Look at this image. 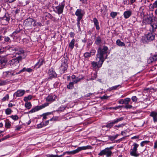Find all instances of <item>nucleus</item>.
<instances>
[{
  "label": "nucleus",
  "instance_id": "f257e3e1",
  "mask_svg": "<svg viewBox=\"0 0 157 157\" xmlns=\"http://www.w3.org/2000/svg\"><path fill=\"white\" fill-rule=\"evenodd\" d=\"M108 48L103 46L102 48H99L98 50L96 58V62L93 61L91 64L93 67L100 68L101 66L105 59L107 58V55L105 57L104 55L108 52Z\"/></svg>",
  "mask_w": 157,
  "mask_h": 157
},
{
  "label": "nucleus",
  "instance_id": "f03ea898",
  "mask_svg": "<svg viewBox=\"0 0 157 157\" xmlns=\"http://www.w3.org/2000/svg\"><path fill=\"white\" fill-rule=\"evenodd\" d=\"M144 23L145 24H150L151 27V29H150V31L152 32H154L157 29V22L153 21V17L150 16L147 17L144 20Z\"/></svg>",
  "mask_w": 157,
  "mask_h": 157
},
{
  "label": "nucleus",
  "instance_id": "7ed1b4c3",
  "mask_svg": "<svg viewBox=\"0 0 157 157\" xmlns=\"http://www.w3.org/2000/svg\"><path fill=\"white\" fill-rule=\"evenodd\" d=\"M113 148V146L110 147H106L105 149L101 151L98 154V155L100 156L105 155L106 157H109L112 155L113 154V152L111 150Z\"/></svg>",
  "mask_w": 157,
  "mask_h": 157
},
{
  "label": "nucleus",
  "instance_id": "20e7f679",
  "mask_svg": "<svg viewBox=\"0 0 157 157\" xmlns=\"http://www.w3.org/2000/svg\"><path fill=\"white\" fill-rule=\"evenodd\" d=\"M133 147L130 149V154L132 156L135 157L138 156L140 154L137 153V148L139 146V144L136 143H134L132 146Z\"/></svg>",
  "mask_w": 157,
  "mask_h": 157
},
{
  "label": "nucleus",
  "instance_id": "39448f33",
  "mask_svg": "<svg viewBox=\"0 0 157 157\" xmlns=\"http://www.w3.org/2000/svg\"><path fill=\"white\" fill-rule=\"evenodd\" d=\"M91 148V147L89 145L86 146H83L82 147H78L76 149L71 151H67L66 153L68 154H75L76 153H78L79 151L82 150H85L86 149H90Z\"/></svg>",
  "mask_w": 157,
  "mask_h": 157
},
{
  "label": "nucleus",
  "instance_id": "423d86ee",
  "mask_svg": "<svg viewBox=\"0 0 157 157\" xmlns=\"http://www.w3.org/2000/svg\"><path fill=\"white\" fill-rule=\"evenodd\" d=\"M155 34L153 33H148L142 39L143 42L145 43L153 40L155 39Z\"/></svg>",
  "mask_w": 157,
  "mask_h": 157
},
{
  "label": "nucleus",
  "instance_id": "0eeeda50",
  "mask_svg": "<svg viewBox=\"0 0 157 157\" xmlns=\"http://www.w3.org/2000/svg\"><path fill=\"white\" fill-rule=\"evenodd\" d=\"M67 61V60L66 59L65 57L62 58V63L60 67L61 72L62 73H64L65 71L67 70L68 67Z\"/></svg>",
  "mask_w": 157,
  "mask_h": 157
},
{
  "label": "nucleus",
  "instance_id": "6e6552de",
  "mask_svg": "<svg viewBox=\"0 0 157 157\" xmlns=\"http://www.w3.org/2000/svg\"><path fill=\"white\" fill-rule=\"evenodd\" d=\"M124 119L123 117H118L111 122L108 123L106 125L103 126L102 127V128L106 127L107 128H111L114 125V124H117L119 122L123 121Z\"/></svg>",
  "mask_w": 157,
  "mask_h": 157
},
{
  "label": "nucleus",
  "instance_id": "1a4fd4ad",
  "mask_svg": "<svg viewBox=\"0 0 157 157\" xmlns=\"http://www.w3.org/2000/svg\"><path fill=\"white\" fill-rule=\"evenodd\" d=\"M22 57L21 56H17V58L13 59L10 61V65L13 67H16L19 66V62L20 60H21Z\"/></svg>",
  "mask_w": 157,
  "mask_h": 157
},
{
  "label": "nucleus",
  "instance_id": "9d476101",
  "mask_svg": "<svg viewBox=\"0 0 157 157\" xmlns=\"http://www.w3.org/2000/svg\"><path fill=\"white\" fill-rule=\"evenodd\" d=\"M48 79H52L53 78H56L57 76V74L52 68L50 69L49 70Z\"/></svg>",
  "mask_w": 157,
  "mask_h": 157
},
{
  "label": "nucleus",
  "instance_id": "9b49d317",
  "mask_svg": "<svg viewBox=\"0 0 157 157\" xmlns=\"http://www.w3.org/2000/svg\"><path fill=\"white\" fill-rule=\"evenodd\" d=\"M64 7V4L62 3L61 4H59V6L55 7V8L57 10V13L59 14L63 13Z\"/></svg>",
  "mask_w": 157,
  "mask_h": 157
},
{
  "label": "nucleus",
  "instance_id": "f8f14e48",
  "mask_svg": "<svg viewBox=\"0 0 157 157\" xmlns=\"http://www.w3.org/2000/svg\"><path fill=\"white\" fill-rule=\"evenodd\" d=\"M33 23L34 24H35V22L34 20L30 17L26 19L24 22V23L25 25L28 26H31L32 25Z\"/></svg>",
  "mask_w": 157,
  "mask_h": 157
},
{
  "label": "nucleus",
  "instance_id": "ddd939ff",
  "mask_svg": "<svg viewBox=\"0 0 157 157\" xmlns=\"http://www.w3.org/2000/svg\"><path fill=\"white\" fill-rule=\"evenodd\" d=\"M9 49L10 51H14L16 54H18L19 55V56H20V55L23 54L24 53V50L21 48H14L13 49L12 48H9Z\"/></svg>",
  "mask_w": 157,
  "mask_h": 157
},
{
  "label": "nucleus",
  "instance_id": "4468645a",
  "mask_svg": "<svg viewBox=\"0 0 157 157\" xmlns=\"http://www.w3.org/2000/svg\"><path fill=\"white\" fill-rule=\"evenodd\" d=\"M56 96L55 95L52 94L49 95L45 98V99L47 102H52L56 100Z\"/></svg>",
  "mask_w": 157,
  "mask_h": 157
},
{
  "label": "nucleus",
  "instance_id": "2eb2a0df",
  "mask_svg": "<svg viewBox=\"0 0 157 157\" xmlns=\"http://www.w3.org/2000/svg\"><path fill=\"white\" fill-rule=\"evenodd\" d=\"M96 52L94 49H92L90 52H85L84 55V57L86 58H88L91 56L94 55Z\"/></svg>",
  "mask_w": 157,
  "mask_h": 157
},
{
  "label": "nucleus",
  "instance_id": "dca6fc26",
  "mask_svg": "<svg viewBox=\"0 0 157 157\" xmlns=\"http://www.w3.org/2000/svg\"><path fill=\"white\" fill-rule=\"evenodd\" d=\"M83 11L81 9H77L75 13V15L78 17L77 18L82 19L83 15Z\"/></svg>",
  "mask_w": 157,
  "mask_h": 157
},
{
  "label": "nucleus",
  "instance_id": "f3484780",
  "mask_svg": "<svg viewBox=\"0 0 157 157\" xmlns=\"http://www.w3.org/2000/svg\"><path fill=\"white\" fill-rule=\"evenodd\" d=\"M25 93V91L23 90H18L13 94V96L15 95L16 97H19L22 96Z\"/></svg>",
  "mask_w": 157,
  "mask_h": 157
},
{
  "label": "nucleus",
  "instance_id": "a211bd4d",
  "mask_svg": "<svg viewBox=\"0 0 157 157\" xmlns=\"http://www.w3.org/2000/svg\"><path fill=\"white\" fill-rule=\"evenodd\" d=\"M150 116L152 117L153 121L154 122H157V112L155 111L151 112L150 113Z\"/></svg>",
  "mask_w": 157,
  "mask_h": 157
},
{
  "label": "nucleus",
  "instance_id": "6ab92c4d",
  "mask_svg": "<svg viewBox=\"0 0 157 157\" xmlns=\"http://www.w3.org/2000/svg\"><path fill=\"white\" fill-rule=\"evenodd\" d=\"M93 22H94V25L96 27V29L98 30H99L100 29V28L99 25V22L98 20L96 18H94V19Z\"/></svg>",
  "mask_w": 157,
  "mask_h": 157
},
{
  "label": "nucleus",
  "instance_id": "aec40b11",
  "mask_svg": "<svg viewBox=\"0 0 157 157\" xmlns=\"http://www.w3.org/2000/svg\"><path fill=\"white\" fill-rule=\"evenodd\" d=\"M132 14V12L130 10H128L125 11L124 13V17L127 19L129 18Z\"/></svg>",
  "mask_w": 157,
  "mask_h": 157
},
{
  "label": "nucleus",
  "instance_id": "412c9836",
  "mask_svg": "<svg viewBox=\"0 0 157 157\" xmlns=\"http://www.w3.org/2000/svg\"><path fill=\"white\" fill-rule=\"evenodd\" d=\"M40 110L39 106H36L35 108L32 109L29 112V113H34L36 111H38Z\"/></svg>",
  "mask_w": 157,
  "mask_h": 157
},
{
  "label": "nucleus",
  "instance_id": "4be33fe9",
  "mask_svg": "<svg viewBox=\"0 0 157 157\" xmlns=\"http://www.w3.org/2000/svg\"><path fill=\"white\" fill-rule=\"evenodd\" d=\"M5 127L7 128H10L11 126V122L8 119L5 120Z\"/></svg>",
  "mask_w": 157,
  "mask_h": 157
},
{
  "label": "nucleus",
  "instance_id": "5701e85b",
  "mask_svg": "<svg viewBox=\"0 0 157 157\" xmlns=\"http://www.w3.org/2000/svg\"><path fill=\"white\" fill-rule=\"evenodd\" d=\"M101 42V37L98 36H97L95 39V43L96 45H99Z\"/></svg>",
  "mask_w": 157,
  "mask_h": 157
},
{
  "label": "nucleus",
  "instance_id": "b1692460",
  "mask_svg": "<svg viewBox=\"0 0 157 157\" xmlns=\"http://www.w3.org/2000/svg\"><path fill=\"white\" fill-rule=\"evenodd\" d=\"M75 40L74 39H72L69 44V47L71 49H72L74 46Z\"/></svg>",
  "mask_w": 157,
  "mask_h": 157
},
{
  "label": "nucleus",
  "instance_id": "393cba45",
  "mask_svg": "<svg viewBox=\"0 0 157 157\" xmlns=\"http://www.w3.org/2000/svg\"><path fill=\"white\" fill-rule=\"evenodd\" d=\"M116 42V44L119 46H124L125 45L124 42H121L119 39L117 40Z\"/></svg>",
  "mask_w": 157,
  "mask_h": 157
},
{
  "label": "nucleus",
  "instance_id": "a878e982",
  "mask_svg": "<svg viewBox=\"0 0 157 157\" xmlns=\"http://www.w3.org/2000/svg\"><path fill=\"white\" fill-rule=\"evenodd\" d=\"M6 73L8 75L11 76H14L16 75L20 74V72H15L14 71H8Z\"/></svg>",
  "mask_w": 157,
  "mask_h": 157
},
{
  "label": "nucleus",
  "instance_id": "bb28decb",
  "mask_svg": "<svg viewBox=\"0 0 157 157\" xmlns=\"http://www.w3.org/2000/svg\"><path fill=\"white\" fill-rule=\"evenodd\" d=\"M6 61L3 59H0V66L1 67L4 66L6 64Z\"/></svg>",
  "mask_w": 157,
  "mask_h": 157
},
{
  "label": "nucleus",
  "instance_id": "cd10ccee",
  "mask_svg": "<svg viewBox=\"0 0 157 157\" xmlns=\"http://www.w3.org/2000/svg\"><path fill=\"white\" fill-rule=\"evenodd\" d=\"M25 104V107L28 109H30L32 107V105L30 102H26Z\"/></svg>",
  "mask_w": 157,
  "mask_h": 157
},
{
  "label": "nucleus",
  "instance_id": "c85d7f7f",
  "mask_svg": "<svg viewBox=\"0 0 157 157\" xmlns=\"http://www.w3.org/2000/svg\"><path fill=\"white\" fill-rule=\"evenodd\" d=\"M74 84L73 82H70L69 84L67 85V87L69 89H72L74 88Z\"/></svg>",
  "mask_w": 157,
  "mask_h": 157
},
{
  "label": "nucleus",
  "instance_id": "c756f323",
  "mask_svg": "<svg viewBox=\"0 0 157 157\" xmlns=\"http://www.w3.org/2000/svg\"><path fill=\"white\" fill-rule=\"evenodd\" d=\"M32 98V96L31 95H29L27 97H25L24 98V100L26 102H28V100H31Z\"/></svg>",
  "mask_w": 157,
  "mask_h": 157
},
{
  "label": "nucleus",
  "instance_id": "7c9ffc66",
  "mask_svg": "<svg viewBox=\"0 0 157 157\" xmlns=\"http://www.w3.org/2000/svg\"><path fill=\"white\" fill-rule=\"evenodd\" d=\"M10 117L14 121H17L19 119V117L17 115H12Z\"/></svg>",
  "mask_w": 157,
  "mask_h": 157
},
{
  "label": "nucleus",
  "instance_id": "2f4dec72",
  "mask_svg": "<svg viewBox=\"0 0 157 157\" xmlns=\"http://www.w3.org/2000/svg\"><path fill=\"white\" fill-rule=\"evenodd\" d=\"M150 59L152 60L151 62L155 61L157 60V54L154 55L151 57H150Z\"/></svg>",
  "mask_w": 157,
  "mask_h": 157
},
{
  "label": "nucleus",
  "instance_id": "473e14b6",
  "mask_svg": "<svg viewBox=\"0 0 157 157\" xmlns=\"http://www.w3.org/2000/svg\"><path fill=\"white\" fill-rule=\"evenodd\" d=\"M149 142V141L145 140V141H143L140 143V146L141 147H143L145 144H147Z\"/></svg>",
  "mask_w": 157,
  "mask_h": 157
},
{
  "label": "nucleus",
  "instance_id": "72a5a7b5",
  "mask_svg": "<svg viewBox=\"0 0 157 157\" xmlns=\"http://www.w3.org/2000/svg\"><path fill=\"white\" fill-rule=\"evenodd\" d=\"M131 99L129 98H127L124 99V104L125 105L128 104L129 102L130 101Z\"/></svg>",
  "mask_w": 157,
  "mask_h": 157
},
{
  "label": "nucleus",
  "instance_id": "f704fd0d",
  "mask_svg": "<svg viewBox=\"0 0 157 157\" xmlns=\"http://www.w3.org/2000/svg\"><path fill=\"white\" fill-rule=\"evenodd\" d=\"M82 19H80V18H77V25L78 28V30H80L81 29L80 26V21Z\"/></svg>",
  "mask_w": 157,
  "mask_h": 157
},
{
  "label": "nucleus",
  "instance_id": "c9c22d12",
  "mask_svg": "<svg viewBox=\"0 0 157 157\" xmlns=\"http://www.w3.org/2000/svg\"><path fill=\"white\" fill-rule=\"evenodd\" d=\"M117 15V13L116 12H112L110 13V16L112 17L113 18H114Z\"/></svg>",
  "mask_w": 157,
  "mask_h": 157
},
{
  "label": "nucleus",
  "instance_id": "e433bc0d",
  "mask_svg": "<svg viewBox=\"0 0 157 157\" xmlns=\"http://www.w3.org/2000/svg\"><path fill=\"white\" fill-rule=\"evenodd\" d=\"M49 105V103H45L44 104L41 105L39 106L40 108V109L44 108V107L48 106Z\"/></svg>",
  "mask_w": 157,
  "mask_h": 157
},
{
  "label": "nucleus",
  "instance_id": "4c0bfd02",
  "mask_svg": "<svg viewBox=\"0 0 157 157\" xmlns=\"http://www.w3.org/2000/svg\"><path fill=\"white\" fill-rule=\"evenodd\" d=\"M83 79V78H77L75 80H74L73 82L75 84L77 83L78 82H79L80 80Z\"/></svg>",
  "mask_w": 157,
  "mask_h": 157
},
{
  "label": "nucleus",
  "instance_id": "58836bf2",
  "mask_svg": "<svg viewBox=\"0 0 157 157\" xmlns=\"http://www.w3.org/2000/svg\"><path fill=\"white\" fill-rule=\"evenodd\" d=\"M12 112V110L10 108L6 109L5 110V112L7 115H9Z\"/></svg>",
  "mask_w": 157,
  "mask_h": 157
},
{
  "label": "nucleus",
  "instance_id": "ea45409f",
  "mask_svg": "<svg viewBox=\"0 0 157 157\" xmlns=\"http://www.w3.org/2000/svg\"><path fill=\"white\" fill-rule=\"evenodd\" d=\"M92 41L91 39H89L88 40L87 44V47L90 46L92 45Z\"/></svg>",
  "mask_w": 157,
  "mask_h": 157
},
{
  "label": "nucleus",
  "instance_id": "a19ab883",
  "mask_svg": "<svg viewBox=\"0 0 157 157\" xmlns=\"http://www.w3.org/2000/svg\"><path fill=\"white\" fill-rule=\"evenodd\" d=\"M43 63V61L42 60L41 61H39L36 64V66H38V67H39L40 66H41Z\"/></svg>",
  "mask_w": 157,
  "mask_h": 157
},
{
  "label": "nucleus",
  "instance_id": "79ce46f5",
  "mask_svg": "<svg viewBox=\"0 0 157 157\" xmlns=\"http://www.w3.org/2000/svg\"><path fill=\"white\" fill-rule=\"evenodd\" d=\"M131 99L133 102H136L138 98L136 96H133L132 97Z\"/></svg>",
  "mask_w": 157,
  "mask_h": 157
},
{
  "label": "nucleus",
  "instance_id": "37998d69",
  "mask_svg": "<svg viewBox=\"0 0 157 157\" xmlns=\"http://www.w3.org/2000/svg\"><path fill=\"white\" fill-rule=\"evenodd\" d=\"M62 155H48L47 156V157H62Z\"/></svg>",
  "mask_w": 157,
  "mask_h": 157
},
{
  "label": "nucleus",
  "instance_id": "c03bdc74",
  "mask_svg": "<svg viewBox=\"0 0 157 157\" xmlns=\"http://www.w3.org/2000/svg\"><path fill=\"white\" fill-rule=\"evenodd\" d=\"M120 85H117V86H115L112 87L111 88H110V90H116L117 87L120 86Z\"/></svg>",
  "mask_w": 157,
  "mask_h": 157
},
{
  "label": "nucleus",
  "instance_id": "a18cd8bd",
  "mask_svg": "<svg viewBox=\"0 0 157 157\" xmlns=\"http://www.w3.org/2000/svg\"><path fill=\"white\" fill-rule=\"evenodd\" d=\"M6 81H0V86H3L6 85Z\"/></svg>",
  "mask_w": 157,
  "mask_h": 157
},
{
  "label": "nucleus",
  "instance_id": "49530a36",
  "mask_svg": "<svg viewBox=\"0 0 157 157\" xmlns=\"http://www.w3.org/2000/svg\"><path fill=\"white\" fill-rule=\"evenodd\" d=\"M9 98V96L8 94L6 95L2 99V101H5L7 99H8Z\"/></svg>",
  "mask_w": 157,
  "mask_h": 157
},
{
  "label": "nucleus",
  "instance_id": "de8ad7c7",
  "mask_svg": "<svg viewBox=\"0 0 157 157\" xmlns=\"http://www.w3.org/2000/svg\"><path fill=\"white\" fill-rule=\"evenodd\" d=\"M108 138L111 141H113L116 139L114 136H108Z\"/></svg>",
  "mask_w": 157,
  "mask_h": 157
},
{
  "label": "nucleus",
  "instance_id": "09e8293b",
  "mask_svg": "<svg viewBox=\"0 0 157 157\" xmlns=\"http://www.w3.org/2000/svg\"><path fill=\"white\" fill-rule=\"evenodd\" d=\"M128 0H124L123 3L124 5H128L130 4V2L129 1L128 2Z\"/></svg>",
  "mask_w": 157,
  "mask_h": 157
},
{
  "label": "nucleus",
  "instance_id": "8fccbe9b",
  "mask_svg": "<svg viewBox=\"0 0 157 157\" xmlns=\"http://www.w3.org/2000/svg\"><path fill=\"white\" fill-rule=\"evenodd\" d=\"M153 8H157V0H156L153 4Z\"/></svg>",
  "mask_w": 157,
  "mask_h": 157
},
{
  "label": "nucleus",
  "instance_id": "3c124183",
  "mask_svg": "<svg viewBox=\"0 0 157 157\" xmlns=\"http://www.w3.org/2000/svg\"><path fill=\"white\" fill-rule=\"evenodd\" d=\"M122 106H121L119 105L118 106L113 107V108H110V109H115V110H117L118 109H119L120 108H122Z\"/></svg>",
  "mask_w": 157,
  "mask_h": 157
},
{
  "label": "nucleus",
  "instance_id": "603ef678",
  "mask_svg": "<svg viewBox=\"0 0 157 157\" xmlns=\"http://www.w3.org/2000/svg\"><path fill=\"white\" fill-rule=\"evenodd\" d=\"M10 40L9 37L6 36L5 37L4 40L6 42H9Z\"/></svg>",
  "mask_w": 157,
  "mask_h": 157
},
{
  "label": "nucleus",
  "instance_id": "864d4df0",
  "mask_svg": "<svg viewBox=\"0 0 157 157\" xmlns=\"http://www.w3.org/2000/svg\"><path fill=\"white\" fill-rule=\"evenodd\" d=\"M132 106L131 105H129L128 104L125 105V108L126 109H130L131 108Z\"/></svg>",
  "mask_w": 157,
  "mask_h": 157
},
{
  "label": "nucleus",
  "instance_id": "5fc2aeb1",
  "mask_svg": "<svg viewBox=\"0 0 157 157\" xmlns=\"http://www.w3.org/2000/svg\"><path fill=\"white\" fill-rule=\"evenodd\" d=\"M124 125V124H120L118 125H116L115 126V127H117V128H120L121 127H123Z\"/></svg>",
  "mask_w": 157,
  "mask_h": 157
},
{
  "label": "nucleus",
  "instance_id": "6e6d98bb",
  "mask_svg": "<svg viewBox=\"0 0 157 157\" xmlns=\"http://www.w3.org/2000/svg\"><path fill=\"white\" fill-rule=\"evenodd\" d=\"M108 98V96H107L104 95L103 96L101 97V99H107Z\"/></svg>",
  "mask_w": 157,
  "mask_h": 157
},
{
  "label": "nucleus",
  "instance_id": "4d7b16f0",
  "mask_svg": "<svg viewBox=\"0 0 157 157\" xmlns=\"http://www.w3.org/2000/svg\"><path fill=\"white\" fill-rule=\"evenodd\" d=\"M44 126L43 124L40 123L37 125V126L38 128H42Z\"/></svg>",
  "mask_w": 157,
  "mask_h": 157
},
{
  "label": "nucleus",
  "instance_id": "13d9d810",
  "mask_svg": "<svg viewBox=\"0 0 157 157\" xmlns=\"http://www.w3.org/2000/svg\"><path fill=\"white\" fill-rule=\"evenodd\" d=\"M125 138V137H122V138H120V139H119V140H116V142H120L121 141H122V140L123 139H124Z\"/></svg>",
  "mask_w": 157,
  "mask_h": 157
},
{
  "label": "nucleus",
  "instance_id": "bf43d9fd",
  "mask_svg": "<svg viewBox=\"0 0 157 157\" xmlns=\"http://www.w3.org/2000/svg\"><path fill=\"white\" fill-rule=\"evenodd\" d=\"M42 116H43V119H46L47 118L46 116L47 115L45 113L43 114Z\"/></svg>",
  "mask_w": 157,
  "mask_h": 157
},
{
  "label": "nucleus",
  "instance_id": "052dcab7",
  "mask_svg": "<svg viewBox=\"0 0 157 157\" xmlns=\"http://www.w3.org/2000/svg\"><path fill=\"white\" fill-rule=\"evenodd\" d=\"M27 69L25 67L23 68L19 72H20V73L24 71H26L27 70Z\"/></svg>",
  "mask_w": 157,
  "mask_h": 157
},
{
  "label": "nucleus",
  "instance_id": "680f3d73",
  "mask_svg": "<svg viewBox=\"0 0 157 157\" xmlns=\"http://www.w3.org/2000/svg\"><path fill=\"white\" fill-rule=\"evenodd\" d=\"M9 137H10V136L9 135H7V136H5L2 139V140H4L6 139L7 138H8Z\"/></svg>",
  "mask_w": 157,
  "mask_h": 157
},
{
  "label": "nucleus",
  "instance_id": "e2e57ef3",
  "mask_svg": "<svg viewBox=\"0 0 157 157\" xmlns=\"http://www.w3.org/2000/svg\"><path fill=\"white\" fill-rule=\"evenodd\" d=\"M49 123V121H46L44 123H43V124L44 126H45L48 125Z\"/></svg>",
  "mask_w": 157,
  "mask_h": 157
},
{
  "label": "nucleus",
  "instance_id": "0e129e2a",
  "mask_svg": "<svg viewBox=\"0 0 157 157\" xmlns=\"http://www.w3.org/2000/svg\"><path fill=\"white\" fill-rule=\"evenodd\" d=\"M119 104H124V100L121 99L119 101Z\"/></svg>",
  "mask_w": 157,
  "mask_h": 157
},
{
  "label": "nucleus",
  "instance_id": "69168bd1",
  "mask_svg": "<svg viewBox=\"0 0 157 157\" xmlns=\"http://www.w3.org/2000/svg\"><path fill=\"white\" fill-rule=\"evenodd\" d=\"M154 148L156 149L157 148V141H156L154 143Z\"/></svg>",
  "mask_w": 157,
  "mask_h": 157
},
{
  "label": "nucleus",
  "instance_id": "338daca9",
  "mask_svg": "<svg viewBox=\"0 0 157 157\" xmlns=\"http://www.w3.org/2000/svg\"><path fill=\"white\" fill-rule=\"evenodd\" d=\"M130 2V4H132L133 3L135 2L136 0H128Z\"/></svg>",
  "mask_w": 157,
  "mask_h": 157
},
{
  "label": "nucleus",
  "instance_id": "774afa93",
  "mask_svg": "<svg viewBox=\"0 0 157 157\" xmlns=\"http://www.w3.org/2000/svg\"><path fill=\"white\" fill-rule=\"evenodd\" d=\"M71 37H72L74 36L75 34L74 33L71 32L69 33Z\"/></svg>",
  "mask_w": 157,
  "mask_h": 157
}]
</instances>
